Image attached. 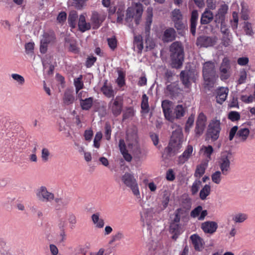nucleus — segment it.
<instances>
[{"instance_id": "obj_44", "label": "nucleus", "mask_w": 255, "mask_h": 255, "mask_svg": "<svg viewBox=\"0 0 255 255\" xmlns=\"http://www.w3.org/2000/svg\"><path fill=\"white\" fill-rule=\"evenodd\" d=\"M190 72L189 71H182L180 73V78L183 84L186 86L188 87L190 85L189 74Z\"/></svg>"}, {"instance_id": "obj_10", "label": "nucleus", "mask_w": 255, "mask_h": 255, "mask_svg": "<svg viewBox=\"0 0 255 255\" xmlns=\"http://www.w3.org/2000/svg\"><path fill=\"white\" fill-rule=\"evenodd\" d=\"M163 112L165 119L171 122H173V117L171 116L173 109V103L169 100H164L161 104Z\"/></svg>"}, {"instance_id": "obj_25", "label": "nucleus", "mask_w": 255, "mask_h": 255, "mask_svg": "<svg viewBox=\"0 0 255 255\" xmlns=\"http://www.w3.org/2000/svg\"><path fill=\"white\" fill-rule=\"evenodd\" d=\"M176 37V31L173 28L166 29L164 32L163 40L165 42L173 41Z\"/></svg>"}, {"instance_id": "obj_13", "label": "nucleus", "mask_w": 255, "mask_h": 255, "mask_svg": "<svg viewBox=\"0 0 255 255\" xmlns=\"http://www.w3.org/2000/svg\"><path fill=\"white\" fill-rule=\"evenodd\" d=\"M206 122V117L202 113L199 114L196 121L195 133L197 135H201L205 128Z\"/></svg>"}, {"instance_id": "obj_38", "label": "nucleus", "mask_w": 255, "mask_h": 255, "mask_svg": "<svg viewBox=\"0 0 255 255\" xmlns=\"http://www.w3.org/2000/svg\"><path fill=\"white\" fill-rule=\"evenodd\" d=\"M207 165L208 161L202 163L198 165L195 171V176L199 177L202 176L205 172Z\"/></svg>"}, {"instance_id": "obj_8", "label": "nucleus", "mask_w": 255, "mask_h": 255, "mask_svg": "<svg viewBox=\"0 0 255 255\" xmlns=\"http://www.w3.org/2000/svg\"><path fill=\"white\" fill-rule=\"evenodd\" d=\"M220 122L217 119L213 120L209 124L207 136L213 140H216L219 135Z\"/></svg>"}, {"instance_id": "obj_31", "label": "nucleus", "mask_w": 255, "mask_h": 255, "mask_svg": "<svg viewBox=\"0 0 255 255\" xmlns=\"http://www.w3.org/2000/svg\"><path fill=\"white\" fill-rule=\"evenodd\" d=\"M232 158L233 155L231 150L224 152V172L230 170V161Z\"/></svg>"}, {"instance_id": "obj_2", "label": "nucleus", "mask_w": 255, "mask_h": 255, "mask_svg": "<svg viewBox=\"0 0 255 255\" xmlns=\"http://www.w3.org/2000/svg\"><path fill=\"white\" fill-rule=\"evenodd\" d=\"M171 58L173 67L180 68L184 60L183 48L179 42H173L170 47Z\"/></svg>"}, {"instance_id": "obj_30", "label": "nucleus", "mask_w": 255, "mask_h": 255, "mask_svg": "<svg viewBox=\"0 0 255 255\" xmlns=\"http://www.w3.org/2000/svg\"><path fill=\"white\" fill-rule=\"evenodd\" d=\"M213 18V14L211 11L206 9L202 15L201 23L206 24L210 22Z\"/></svg>"}, {"instance_id": "obj_27", "label": "nucleus", "mask_w": 255, "mask_h": 255, "mask_svg": "<svg viewBox=\"0 0 255 255\" xmlns=\"http://www.w3.org/2000/svg\"><path fill=\"white\" fill-rule=\"evenodd\" d=\"M198 18V13L197 10H193L191 13V17L190 19V31L193 35H195L196 33V25Z\"/></svg>"}, {"instance_id": "obj_34", "label": "nucleus", "mask_w": 255, "mask_h": 255, "mask_svg": "<svg viewBox=\"0 0 255 255\" xmlns=\"http://www.w3.org/2000/svg\"><path fill=\"white\" fill-rule=\"evenodd\" d=\"M78 18V13L76 11L72 10L69 13L68 20L70 26L75 28L76 25V21Z\"/></svg>"}, {"instance_id": "obj_17", "label": "nucleus", "mask_w": 255, "mask_h": 255, "mask_svg": "<svg viewBox=\"0 0 255 255\" xmlns=\"http://www.w3.org/2000/svg\"><path fill=\"white\" fill-rule=\"evenodd\" d=\"M119 147L120 150L123 155L124 159L128 162H130L132 159L131 155L128 153L127 149L126 144L123 139L119 140Z\"/></svg>"}, {"instance_id": "obj_60", "label": "nucleus", "mask_w": 255, "mask_h": 255, "mask_svg": "<svg viewBox=\"0 0 255 255\" xmlns=\"http://www.w3.org/2000/svg\"><path fill=\"white\" fill-rule=\"evenodd\" d=\"M228 107L229 108H239V104H238V101L237 97H233L231 100L229 102V104L228 105Z\"/></svg>"}, {"instance_id": "obj_5", "label": "nucleus", "mask_w": 255, "mask_h": 255, "mask_svg": "<svg viewBox=\"0 0 255 255\" xmlns=\"http://www.w3.org/2000/svg\"><path fill=\"white\" fill-rule=\"evenodd\" d=\"M123 183L130 188L134 196L138 201L141 200L139 187L136 179L129 173H125L122 177Z\"/></svg>"}, {"instance_id": "obj_23", "label": "nucleus", "mask_w": 255, "mask_h": 255, "mask_svg": "<svg viewBox=\"0 0 255 255\" xmlns=\"http://www.w3.org/2000/svg\"><path fill=\"white\" fill-rule=\"evenodd\" d=\"M217 228V224L214 222H206L202 224V229L205 233L212 234Z\"/></svg>"}, {"instance_id": "obj_35", "label": "nucleus", "mask_w": 255, "mask_h": 255, "mask_svg": "<svg viewBox=\"0 0 255 255\" xmlns=\"http://www.w3.org/2000/svg\"><path fill=\"white\" fill-rule=\"evenodd\" d=\"M243 29L246 35L253 36L254 34V31L252 23L247 20L243 23Z\"/></svg>"}, {"instance_id": "obj_37", "label": "nucleus", "mask_w": 255, "mask_h": 255, "mask_svg": "<svg viewBox=\"0 0 255 255\" xmlns=\"http://www.w3.org/2000/svg\"><path fill=\"white\" fill-rule=\"evenodd\" d=\"M181 227L179 224L171 223L170 226V232L174 235L172 238L176 239L177 236L180 233Z\"/></svg>"}, {"instance_id": "obj_1", "label": "nucleus", "mask_w": 255, "mask_h": 255, "mask_svg": "<svg viewBox=\"0 0 255 255\" xmlns=\"http://www.w3.org/2000/svg\"><path fill=\"white\" fill-rule=\"evenodd\" d=\"M183 141L182 129L178 127L173 131L168 146L165 149L170 156L175 155L179 151Z\"/></svg>"}, {"instance_id": "obj_53", "label": "nucleus", "mask_w": 255, "mask_h": 255, "mask_svg": "<svg viewBox=\"0 0 255 255\" xmlns=\"http://www.w3.org/2000/svg\"><path fill=\"white\" fill-rule=\"evenodd\" d=\"M41 39H45L46 43L49 45L54 42L55 40V36L53 34H48L47 33H44L43 35L42 38Z\"/></svg>"}, {"instance_id": "obj_33", "label": "nucleus", "mask_w": 255, "mask_h": 255, "mask_svg": "<svg viewBox=\"0 0 255 255\" xmlns=\"http://www.w3.org/2000/svg\"><path fill=\"white\" fill-rule=\"evenodd\" d=\"M231 65V61L227 58H224V79H228L232 74Z\"/></svg>"}, {"instance_id": "obj_21", "label": "nucleus", "mask_w": 255, "mask_h": 255, "mask_svg": "<svg viewBox=\"0 0 255 255\" xmlns=\"http://www.w3.org/2000/svg\"><path fill=\"white\" fill-rule=\"evenodd\" d=\"M250 133V131L248 128H241L238 130L237 133L236 138H237L239 141L244 142L248 138Z\"/></svg>"}, {"instance_id": "obj_40", "label": "nucleus", "mask_w": 255, "mask_h": 255, "mask_svg": "<svg viewBox=\"0 0 255 255\" xmlns=\"http://www.w3.org/2000/svg\"><path fill=\"white\" fill-rule=\"evenodd\" d=\"M165 92L171 97H175L178 93V88L174 85L170 84L167 86Z\"/></svg>"}, {"instance_id": "obj_51", "label": "nucleus", "mask_w": 255, "mask_h": 255, "mask_svg": "<svg viewBox=\"0 0 255 255\" xmlns=\"http://www.w3.org/2000/svg\"><path fill=\"white\" fill-rule=\"evenodd\" d=\"M213 151V148L211 145L208 146H203L201 149V151L203 153L204 155L207 157L210 158L211 154Z\"/></svg>"}, {"instance_id": "obj_52", "label": "nucleus", "mask_w": 255, "mask_h": 255, "mask_svg": "<svg viewBox=\"0 0 255 255\" xmlns=\"http://www.w3.org/2000/svg\"><path fill=\"white\" fill-rule=\"evenodd\" d=\"M50 156L49 150L47 148H43L41 150V158L42 161L45 162L48 161Z\"/></svg>"}, {"instance_id": "obj_15", "label": "nucleus", "mask_w": 255, "mask_h": 255, "mask_svg": "<svg viewBox=\"0 0 255 255\" xmlns=\"http://www.w3.org/2000/svg\"><path fill=\"white\" fill-rule=\"evenodd\" d=\"M215 42V40L212 38L203 36L198 38L196 44L198 46L200 47H208L213 45Z\"/></svg>"}, {"instance_id": "obj_59", "label": "nucleus", "mask_w": 255, "mask_h": 255, "mask_svg": "<svg viewBox=\"0 0 255 255\" xmlns=\"http://www.w3.org/2000/svg\"><path fill=\"white\" fill-rule=\"evenodd\" d=\"M108 45L113 50H115L117 46V41L115 37L108 39Z\"/></svg>"}, {"instance_id": "obj_20", "label": "nucleus", "mask_w": 255, "mask_h": 255, "mask_svg": "<svg viewBox=\"0 0 255 255\" xmlns=\"http://www.w3.org/2000/svg\"><path fill=\"white\" fill-rule=\"evenodd\" d=\"M190 239L196 251H201L203 249V241L197 235L194 234L191 236Z\"/></svg>"}, {"instance_id": "obj_36", "label": "nucleus", "mask_w": 255, "mask_h": 255, "mask_svg": "<svg viewBox=\"0 0 255 255\" xmlns=\"http://www.w3.org/2000/svg\"><path fill=\"white\" fill-rule=\"evenodd\" d=\"M93 104V98L89 97L80 101V106L83 110H89Z\"/></svg>"}, {"instance_id": "obj_22", "label": "nucleus", "mask_w": 255, "mask_h": 255, "mask_svg": "<svg viewBox=\"0 0 255 255\" xmlns=\"http://www.w3.org/2000/svg\"><path fill=\"white\" fill-rule=\"evenodd\" d=\"M241 6L242 7L241 11V18L245 21L249 20L250 18V9L248 3L243 0L241 2Z\"/></svg>"}, {"instance_id": "obj_45", "label": "nucleus", "mask_w": 255, "mask_h": 255, "mask_svg": "<svg viewBox=\"0 0 255 255\" xmlns=\"http://www.w3.org/2000/svg\"><path fill=\"white\" fill-rule=\"evenodd\" d=\"M141 108L142 111L145 113H147L149 111L148 98L146 94H143L142 96V101Z\"/></svg>"}, {"instance_id": "obj_50", "label": "nucleus", "mask_w": 255, "mask_h": 255, "mask_svg": "<svg viewBox=\"0 0 255 255\" xmlns=\"http://www.w3.org/2000/svg\"><path fill=\"white\" fill-rule=\"evenodd\" d=\"M228 118L232 122H237L240 120L241 116L238 112L231 111L228 114Z\"/></svg>"}, {"instance_id": "obj_9", "label": "nucleus", "mask_w": 255, "mask_h": 255, "mask_svg": "<svg viewBox=\"0 0 255 255\" xmlns=\"http://www.w3.org/2000/svg\"><path fill=\"white\" fill-rule=\"evenodd\" d=\"M109 109L115 116H118L121 113L123 107V99L121 97H116L112 100L109 105Z\"/></svg>"}, {"instance_id": "obj_55", "label": "nucleus", "mask_w": 255, "mask_h": 255, "mask_svg": "<svg viewBox=\"0 0 255 255\" xmlns=\"http://www.w3.org/2000/svg\"><path fill=\"white\" fill-rule=\"evenodd\" d=\"M103 134L101 131L97 132L94 139L93 145L95 147L99 148L100 146V141L102 138Z\"/></svg>"}, {"instance_id": "obj_42", "label": "nucleus", "mask_w": 255, "mask_h": 255, "mask_svg": "<svg viewBox=\"0 0 255 255\" xmlns=\"http://www.w3.org/2000/svg\"><path fill=\"white\" fill-rule=\"evenodd\" d=\"M214 95L216 98V102L222 105L223 103V88L220 87L214 93Z\"/></svg>"}, {"instance_id": "obj_29", "label": "nucleus", "mask_w": 255, "mask_h": 255, "mask_svg": "<svg viewBox=\"0 0 255 255\" xmlns=\"http://www.w3.org/2000/svg\"><path fill=\"white\" fill-rule=\"evenodd\" d=\"M147 16L145 22V31L146 32L149 33L150 28V25L152 21V8L149 7L146 10Z\"/></svg>"}, {"instance_id": "obj_19", "label": "nucleus", "mask_w": 255, "mask_h": 255, "mask_svg": "<svg viewBox=\"0 0 255 255\" xmlns=\"http://www.w3.org/2000/svg\"><path fill=\"white\" fill-rule=\"evenodd\" d=\"M92 222L95 226L99 229L103 228L105 225L104 219L101 216L99 212H96L93 214L91 216Z\"/></svg>"}, {"instance_id": "obj_46", "label": "nucleus", "mask_w": 255, "mask_h": 255, "mask_svg": "<svg viewBox=\"0 0 255 255\" xmlns=\"http://www.w3.org/2000/svg\"><path fill=\"white\" fill-rule=\"evenodd\" d=\"M103 94L107 97L111 98L114 96V92L112 88L108 85L105 84L101 89Z\"/></svg>"}, {"instance_id": "obj_58", "label": "nucleus", "mask_w": 255, "mask_h": 255, "mask_svg": "<svg viewBox=\"0 0 255 255\" xmlns=\"http://www.w3.org/2000/svg\"><path fill=\"white\" fill-rule=\"evenodd\" d=\"M112 129L110 124L106 123L105 125V136L107 140H109L111 139Z\"/></svg>"}, {"instance_id": "obj_32", "label": "nucleus", "mask_w": 255, "mask_h": 255, "mask_svg": "<svg viewBox=\"0 0 255 255\" xmlns=\"http://www.w3.org/2000/svg\"><path fill=\"white\" fill-rule=\"evenodd\" d=\"M233 37L230 30L228 28L224 29V47L231 46Z\"/></svg>"}, {"instance_id": "obj_56", "label": "nucleus", "mask_w": 255, "mask_h": 255, "mask_svg": "<svg viewBox=\"0 0 255 255\" xmlns=\"http://www.w3.org/2000/svg\"><path fill=\"white\" fill-rule=\"evenodd\" d=\"M240 99L243 102L246 104L251 103L255 101V99L252 95H250L249 96L242 95Z\"/></svg>"}, {"instance_id": "obj_24", "label": "nucleus", "mask_w": 255, "mask_h": 255, "mask_svg": "<svg viewBox=\"0 0 255 255\" xmlns=\"http://www.w3.org/2000/svg\"><path fill=\"white\" fill-rule=\"evenodd\" d=\"M78 26L80 31L85 32L89 30L91 27L90 23L86 21V17L84 14H81L79 16L78 21Z\"/></svg>"}, {"instance_id": "obj_43", "label": "nucleus", "mask_w": 255, "mask_h": 255, "mask_svg": "<svg viewBox=\"0 0 255 255\" xmlns=\"http://www.w3.org/2000/svg\"><path fill=\"white\" fill-rule=\"evenodd\" d=\"M11 77L18 86H23L25 83L24 78L18 74L12 73L11 74Z\"/></svg>"}, {"instance_id": "obj_11", "label": "nucleus", "mask_w": 255, "mask_h": 255, "mask_svg": "<svg viewBox=\"0 0 255 255\" xmlns=\"http://www.w3.org/2000/svg\"><path fill=\"white\" fill-rule=\"evenodd\" d=\"M105 19V15L93 12L90 19V24L93 29H98Z\"/></svg>"}, {"instance_id": "obj_3", "label": "nucleus", "mask_w": 255, "mask_h": 255, "mask_svg": "<svg viewBox=\"0 0 255 255\" xmlns=\"http://www.w3.org/2000/svg\"><path fill=\"white\" fill-rule=\"evenodd\" d=\"M214 67V63L211 62H207L203 65V75L205 85L209 87L214 85L218 78Z\"/></svg>"}, {"instance_id": "obj_16", "label": "nucleus", "mask_w": 255, "mask_h": 255, "mask_svg": "<svg viewBox=\"0 0 255 255\" xmlns=\"http://www.w3.org/2000/svg\"><path fill=\"white\" fill-rule=\"evenodd\" d=\"M182 15L179 9H175L172 11V19L174 22L175 27L177 29H180L182 27Z\"/></svg>"}, {"instance_id": "obj_48", "label": "nucleus", "mask_w": 255, "mask_h": 255, "mask_svg": "<svg viewBox=\"0 0 255 255\" xmlns=\"http://www.w3.org/2000/svg\"><path fill=\"white\" fill-rule=\"evenodd\" d=\"M88 0H69V2L75 7L81 9Z\"/></svg>"}, {"instance_id": "obj_14", "label": "nucleus", "mask_w": 255, "mask_h": 255, "mask_svg": "<svg viewBox=\"0 0 255 255\" xmlns=\"http://www.w3.org/2000/svg\"><path fill=\"white\" fill-rule=\"evenodd\" d=\"M231 8L234 11L232 13V19L230 20V24L233 30H236L239 22L238 13L237 11L239 10L238 4L236 2H234L232 5Z\"/></svg>"}, {"instance_id": "obj_6", "label": "nucleus", "mask_w": 255, "mask_h": 255, "mask_svg": "<svg viewBox=\"0 0 255 255\" xmlns=\"http://www.w3.org/2000/svg\"><path fill=\"white\" fill-rule=\"evenodd\" d=\"M142 12L143 8L142 4L140 3H134L127 10L126 20L127 22L131 21V19L134 17L135 23L138 24Z\"/></svg>"}, {"instance_id": "obj_57", "label": "nucleus", "mask_w": 255, "mask_h": 255, "mask_svg": "<svg viewBox=\"0 0 255 255\" xmlns=\"http://www.w3.org/2000/svg\"><path fill=\"white\" fill-rule=\"evenodd\" d=\"M247 73L245 70L241 71L240 73L239 78L238 80V84H242L246 82Z\"/></svg>"}, {"instance_id": "obj_61", "label": "nucleus", "mask_w": 255, "mask_h": 255, "mask_svg": "<svg viewBox=\"0 0 255 255\" xmlns=\"http://www.w3.org/2000/svg\"><path fill=\"white\" fill-rule=\"evenodd\" d=\"M201 186V182L199 180H196L192 186V192L193 194L196 193Z\"/></svg>"}, {"instance_id": "obj_64", "label": "nucleus", "mask_w": 255, "mask_h": 255, "mask_svg": "<svg viewBox=\"0 0 255 255\" xmlns=\"http://www.w3.org/2000/svg\"><path fill=\"white\" fill-rule=\"evenodd\" d=\"M93 135V130L90 128L85 131L84 136L86 140L90 141Z\"/></svg>"}, {"instance_id": "obj_63", "label": "nucleus", "mask_w": 255, "mask_h": 255, "mask_svg": "<svg viewBox=\"0 0 255 255\" xmlns=\"http://www.w3.org/2000/svg\"><path fill=\"white\" fill-rule=\"evenodd\" d=\"M221 172L220 171L215 172L212 176V181L216 183H219L221 181Z\"/></svg>"}, {"instance_id": "obj_7", "label": "nucleus", "mask_w": 255, "mask_h": 255, "mask_svg": "<svg viewBox=\"0 0 255 255\" xmlns=\"http://www.w3.org/2000/svg\"><path fill=\"white\" fill-rule=\"evenodd\" d=\"M36 195L39 200L43 202H51L54 199V194L48 191L44 186H41L37 189Z\"/></svg>"}, {"instance_id": "obj_47", "label": "nucleus", "mask_w": 255, "mask_h": 255, "mask_svg": "<svg viewBox=\"0 0 255 255\" xmlns=\"http://www.w3.org/2000/svg\"><path fill=\"white\" fill-rule=\"evenodd\" d=\"M74 83L76 88V92L78 93L84 86L82 82V76L80 75L78 78H75L74 80Z\"/></svg>"}, {"instance_id": "obj_41", "label": "nucleus", "mask_w": 255, "mask_h": 255, "mask_svg": "<svg viewBox=\"0 0 255 255\" xmlns=\"http://www.w3.org/2000/svg\"><path fill=\"white\" fill-rule=\"evenodd\" d=\"M140 216L142 221L146 224H148L151 219V213L148 210H143L141 212Z\"/></svg>"}, {"instance_id": "obj_62", "label": "nucleus", "mask_w": 255, "mask_h": 255, "mask_svg": "<svg viewBox=\"0 0 255 255\" xmlns=\"http://www.w3.org/2000/svg\"><path fill=\"white\" fill-rule=\"evenodd\" d=\"M97 58L93 56H89L87 58L86 62V66L88 68L91 67L94 65L96 61Z\"/></svg>"}, {"instance_id": "obj_12", "label": "nucleus", "mask_w": 255, "mask_h": 255, "mask_svg": "<svg viewBox=\"0 0 255 255\" xmlns=\"http://www.w3.org/2000/svg\"><path fill=\"white\" fill-rule=\"evenodd\" d=\"M226 235L224 241L226 243H231L234 241V237L237 234L236 226L233 224L228 223L226 227Z\"/></svg>"}, {"instance_id": "obj_28", "label": "nucleus", "mask_w": 255, "mask_h": 255, "mask_svg": "<svg viewBox=\"0 0 255 255\" xmlns=\"http://www.w3.org/2000/svg\"><path fill=\"white\" fill-rule=\"evenodd\" d=\"M248 214L244 212H238L233 216L232 220L235 223L241 224L248 220Z\"/></svg>"}, {"instance_id": "obj_26", "label": "nucleus", "mask_w": 255, "mask_h": 255, "mask_svg": "<svg viewBox=\"0 0 255 255\" xmlns=\"http://www.w3.org/2000/svg\"><path fill=\"white\" fill-rule=\"evenodd\" d=\"M185 113L184 108L181 105H177L172 112L171 116L173 117V122L175 119H179L183 117Z\"/></svg>"}, {"instance_id": "obj_49", "label": "nucleus", "mask_w": 255, "mask_h": 255, "mask_svg": "<svg viewBox=\"0 0 255 255\" xmlns=\"http://www.w3.org/2000/svg\"><path fill=\"white\" fill-rule=\"evenodd\" d=\"M210 186L208 185H206L201 190L200 193V197L201 199L204 200L207 196L209 195L210 193Z\"/></svg>"}, {"instance_id": "obj_54", "label": "nucleus", "mask_w": 255, "mask_h": 255, "mask_svg": "<svg viewBox=\"0 0 255 255\" xmlns=\"http://www.w3.org/2000/svg\"><path fill=\"white\" fill-rule=\"evenodd\" d=\"M194 118L195 116L193 115H191L190 116L186 122L185 130L186 132H189L190 129V128L193 125L194 122Z\"/></svg>"}, {"instance_id": "obj_39", "label": "nucleus", "mask_w": 255, "mask_h": 255, "mask_svg": "<svg viewBox=\"0 0 255 255\" xmlns=\"http://www.w3.org/2000/svg\"><path fill=\"white\" fill-rule=\"evenodd\" d=\"M74 97L70 91H66L64 95L63 102L65 105H69L73 103Z\"/></svg>"}, {"instance_id": "obj_18", "label": "nucleus", "mask_w": 255, "mask_h": 255, "mask_svg": "<svg viewBox=\"0 0 255 255\" xmlns=\"http://www.w3.org/2000/svg\"><path fill=\"white\" fill-rule=\"evenodd\" d=\"M193 151V146L188 145L183 153L178 157V163L183 164L191 156Z\"/></svg>"}, {"instance_id": "obj_4", "label": "nucleus", "mask_w": 255, "mask_h": 255, "mask_svg": "<svg viewBox=\"0 0 255 255\" xmlns=\"http://www.w3.org/2000/svg\"><path fill=\"white\" fill-rule=\"evenodd\" d=\"M126 142L128 149L133 154L140 153L137 131L135 129H129L127 132Z\"/></svg>"}]
</instances>
